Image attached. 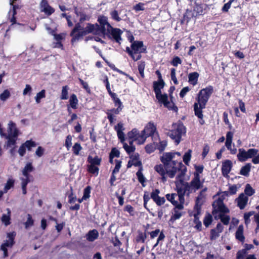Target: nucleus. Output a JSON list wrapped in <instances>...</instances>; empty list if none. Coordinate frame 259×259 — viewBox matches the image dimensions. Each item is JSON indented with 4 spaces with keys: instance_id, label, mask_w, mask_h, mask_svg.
Segmentation results:
<instances>
[{
    "instance_id": "nucleus-23",
    "label": "nucleus",
    "mask_w": 259,
    "mask_h": 259,
    "mask_svg": "<svg viewBox=\"0 0 259 259\" xmlns=\"http://www.w3.org/2000/svg\"><path fill=\"white\" fill-rule=\"evenodd\" d=\"M196 212L194 214V221L193 222L195 224L194 228L198 231L202 230V223L199 220V215L201 213V210H195Z\"/></svg>"
},
{
    "instance_id": "nucleus-52",
    "label": "nucleus",
    "mask_w": 259,
    "mask_h": 259,
    "mask_svg": "<svg viewBox=\"0 0 259 259\" xmlns=\"http://www.w3.org/2000/svg\"><path fill=\"white\" fill-rule=\"evenodd\" d=\"M254 211H250L244 214L245 224L247 225L250 222V217L254 214Z\"/></svg>"
},
{
    "instance_id": "nucleus-7",
    "label": "nucleus",
    "mask_w": 259,
    "mask_h": 259,
    "mask_svg": "<svg viewBox=\"0 0 259 259\" xmlns=\"http://www.w3.org/2000/svg\"><path fill=\"white\" fill-rule=\"evenodd\" d=\"M16 235V232H10L7 234V238L8 240H6L1 245V250L4 252V257H6L8 256L7 247H12L15 243L14 239Z\"/></svg>"
},
{
    "instance_id": "nucleus-41",
    "label": "nucleus",
    "mask_w": 259,
    "mask_h": 259,
    "mask_svg": "<svg viewBox=\"0 0 259 259\" xmlns=\"http://www.w3.org/2000/svg\"><path fill=\"white\" fill-rule=\"evenodd\" d=\"M114 102V106L117 107H123V105L119 98H118L116 94H114L111 96H110Z\"/></svg>"
},
{
    "instance_id": "nucleus-56",
    "label": "nucleus",
    "mask_w": 259,
    "mask_h": 259,
    "mask_svg": "<svg viewBox=\"0 0 259 259\" xmlns=\"http://www.w3.org/2000/svg\"><path fill=\"white\" fill-rule=\"evenodd\" d=\"M81 149H82V147L81 146L80 144L78 143H75L72 147V151L73 152V153L75 155H79V151Z\"/></svg>"
},
{
    "instance_id": "nucleus-46",
    "label": "nucleus",
    "mask_w": 259,
    "mask_h": 259,
    "mask_svg": "<svg viewBox=\"0 0 259 259\" xmlns=\"http://www.w3.org/2000/svg\"><path fill=\"white\" fill-rule=\"evenodd\" d=\"M24 146L27 148L28 151H31L32 147H34L36 146V143L30 140H27L23 143Z\"/></svg>"
},
{
    "instance_id": "nucleus-55",
    "label": "nucleus",
    "mask_w": 259,
    "mask_h": 259,
    "mask_svg": "<svg viewBox=\"0 0 259 259\" xmlns=\"http://www.w3.org/2000/svg\"><path fill=\"white\" fill-rule=\"evenodd\" d=\"M88 171L93 174L97 176L99 174V168L96 165H90L88 166Z\"/></svg>"
},
{
    "instance_id": "nucleus-26",
    "label": "nucleus",
    "mask_w": 259,
    "mask_h": 259,
    "mask_svg": "<svg viewBox=\"0 0 259 259\" xmlns=\"http://www.w3.org/2000/svg\"><path fill=\"white\" fill-rule=\"evenodd\" d=\"M232 3H236V5L233 6L234 8H236L238 6V0H230L228 3L224 4L222 8V11L223 13H227L228 12L229 9L231 8Z\"/></svg>"
},
{
    "instance_id": "nucleus-63",
    "label": "nucleus",
    "mask_w": 259,
    "mask_h": 259,
    "mask_svg": "<svg viewBox=\"0 0 259 259\" xmlns=\"http://www.w3.org/2000/svg\"><path fill=\"white\" fill-rule=\"evenodd\" d=\"M220 236V233L217 232L215 229L210 230V239L211 240H215Z\"/></svg>"
},
{
    "instance_id": "nucleus-39",
    "label": "nucleus",
    "mask_w": 259,
    "mask_h": 259,
    "mask_svg": "<svg viewBox=\"0 0 259 259\" xmlns=\"http://www.w3.org/2000/svg\"><path fill=\"white\" fill-rule=\"evenodd\" d=\"M157 143H150L149 144L145 146V151L147 153H151L155 151L156 149H157Z\"/></svg>"
},
{
    "instance_id": "nucleus-62",
    "label": "nucleus",
    "mask_w": 259,
    "mask_h": 259,
    "mask_svg": "<svg viewBox=\"0 0 259 259\" xmlns=\"http://www.w3.org/2000/svg\"><path fill=\"white\" fill-rule=\"evenodd\" d=\"M133 165H134L135 166H140V167H142V162L140 160H137L135 162H133V161L131 160H130L128 161L127 164V168H130Z\"/></svg>"
},
{
    "instance_id": "nucleus-27",
    "label": "nucleus",
    "mask_w": 259,
    "mask_h": 259,
    "mask_svg": "<svg viewBox=\"0 0 259 259\" xmlns=\"http://www.w3.org/2000/svg\"><path fill=\"white\" fill-rule=\"evenodd\" d=\"M199 104L197 103H195L194 104V110L195 112V115L199 119H202L203 118V115L202 114V109L205 108V107H202L201 106H198Z\"/></svg>"
},
{
    "instance_id": "nucleus-16",
    "label": "nucleus",
    "mask_w": 259,
    "mask_h": 259,
    "mask_svg": "<svg viewBox=\"0 0 259 259\" xmlns=\"http://www.w3.org/2000/svg\"><path fill=\"white\" fill-rule=\"evenodd\" d=\"M197 15L196 14V12H194L193 10H187L186 13L184 14L183 19L181 20V23H188L191 19L196 18Z\"/></svg>"
},
{
    "instance_id": "nucleus-19",
    "label": "nucleus",
    "mask_w": 259,
    "mask_h": 259,
    "mask_svg": "<svg viewBox=\"0 0 259 259\" xmlns=\"http://www.w3.org/2000/svg\"><path fill=\"white\" fill-rule=\"evenodd\" d=\"M205 195L199 192L198 196L196 198L194 210H201V206L205 202Z\"/></svg>"
},
{
    "instance_id": "nucleus-5",
    "label": "nucleus",
    "mask_w": 259,
    "mask_h": 259,
    "mask_svg": "<svg viewBox=\"0 0 259 259\" xmlns=\"http://www.w3.org/2000/svg\"><path fill=\"white\" fill-rule=\"evenodd\" d=\"M99 25L96 23L95 24H92L91 23H88L87 26L84 28L83 30L80 31L77 33V34L73 38V40H79L84 35H85L89 33H93L95 34H98L101 33L98 30Z\"/></svg>"
},
{
    "instance_id": "nucleus-10",
    "label": "nucleus",
    "mask_w": 259,
    "mask_h": 259,
    "mask_svg": "<svg viewBox=\"0 0 259 259\" xmlns=\"http://www.w3.org/2000/svg\"><path fill=\"white\" fill-rule=\"evenodd\" d=\"M131 47L134 54L147 53L146 47L144 46L142 41L136 40L134 41L132 44Z\"/></svg>"
},
{
    "instance_id": "nucleus-64",
    "label": "nucleus",
    "mask_w": 259,
    "mask_h": 259,
    "mask_svg": "<svg viewBox=\"0 0 259 259\" xmlns=\"http://www.w3.org/2000/svg\"><path fill=\"white\" fill-rule=\"evenodd\" d=\"M91 189V188L89 186L84 188L83 190V199H85L87 200L90 197Z\"/></svg>"
},
{
    "instance_id": "nucleus-50",
    "label": "nucleus",
    "mask_w": 259,
    "mask_h": 259,
    "mask_svg": "<svg viewBox=\"0 0 259 259\" xmlns=\"http://www.w3.org/2000/svg\"><path fill=\"white\" fill-rule=\"evenodd\" d=\"M173 211L174 213L172 214L170 219V221L172 222L179 219L182 215V213L179 212L178 210H176V208H174Z\"/></svg>"
},
{
    "instance_id": "nucleus-8",
    "label": "nucleus",
    "mask_w": 259,
    "mask_h": 259,
    "mask_svg": "<svg viewBox=\"0 0 259 259\" xmlns=\"http://www.w3.org/2000/svg\"><path fill=\"white\" fill-rule=\"evenodd\" d=\"M98 22L99 24L98 30L102 34H105L111 28V25L108 21V18L105 16H100L98 18Z\"/></svg>"
},
{
    "instance_id": "nucleus-24",
    "label": "nucleus",
    "mask_w": 259,
    "mask_h": 259,
    "mask_svg": "<svg viewBox=\"0 0 259 259\" xmlns=\"http://www.w3.org/2000/svg\"><path fill=\"white\" fill-rule=\"evenodd\" d=\"M99 237L98 231L96 229L89 231L86 234V239L89 242H93Z\"/></svg>"
},
{
    "instance_id": "nucleus-32",
    "label": "nucleus",
    "mask_w": 259,
    "mask_h": 259,
    "mask_svg": "<svg viewBox=\"0 0 259 259\" xmlns=\"http://www.w3.org/2000/svg\"><path fill=\"white\" fill-rule=\"evenodd\" d=\"M88 161L90 163V165H100L101 162V158H99L98 156L93 157L89 155L88 157Z\"/></svg>"
},
{
    "instance_id": "nucleus-35",
    "label": "nucleus",
    "mask_w": 259,
    "mask_h": 259,
    "mask_svg": "<svg viewBox=\"0 0 259 259\" xmlns=\"http://www.w3.org/2000/svg\"><path fill=\"white\" fill-rule=\"evenodd\" d=\"M7 214H3L2 217V221L5 224V226L10 224L11 210L9 208H7Z\"/></svg>"
},
{
    "instance_id": "nucleus-13",
    "label": "nucleus",
    "mask_w": 259,
    "mask_h": 259,
    "mask_svg": "<svg viewBox=\"0 0 259 259\" xmlns=\"http://www.w3.org/2000/svg\"><path fill=\"white\" fill-rule=\"evenodd\" d=\"M174 157V154L171 152L164 153L160 157V160L163 164L165 168H169V163Z\"/></svg>"
},
{
    "instance_id": "nucleus-3",
    "label": "nucleus",
    "mask_w": 259,
    "mask_h": 259,
    "mask_svg": "<svg viewBox=\"0 0 259 259\" xmlns=\"http://www.w3.org/2000/svg\"><path fill=\"white\" fill-rule=\"evenodd\" d=\"M174 129L167 133V135L174 140L176 145H178L181 140L183 135L185 134L186 128L182 122L173 125Z\"/></svg>"
},
{
    "instance_id": "nucleus-25",
    "label": "nucleus",
    "mask_w": 259,
    "mask_h": 259,
    "mask_svg": "<svg viewBox=\"0 0 259 259\" xmlns=\"http://www.w3.org/2000/svg\"><path fill=\"white\" fill-rule=\"evenodd\" d=\"M244 227L242 225L238 226L237 231L235 233L236 238L242 243L245 241V237L243 235Z\"/></svg>"
},
{
    "instance_id": "nucleus-43",
    "label": "nucleus",
    "mask_w": 259,
    "mask_h": 259,
    "mask_svg": "<svg viewBox=\"0 0 259 259\" xmlns=\"http://www.w3.org/2000/svg\"><path fill=\"white\" fill-rule=\"evenodd\" d=\"M192 150L189 149L183 156V161L186 165H188L191 160Z\"/></svg>"
},
{
    "instance_id": "nucleus-38",
    "label": "nucleus",
    "mask_w": 259,
    "mask_h": 259,
    "mask_svg": "<svg viewBox=\"0 0 259 259\" xmlns=\"http://www.w3.org/2000/svg\"><path fill=\"white\" fill-rule=\"evenodd\" d=\"M78 99L75 94H72L69 99L70 106L73 109L77 108V105L78 104Z\"/></svg>"
},
{
    "instance_id": "nucleus-34",
    "label": "nucleus",
    "mask_w": 259,
    "mask_h": 259,
    "mask_svg": "<svg viewBox=\"0 0 259 259\" xmlns=\"http://www.w3.org/2000/svg\"><path fill=\"white\" fill-rule=\"evenodd\" d=\"M127 136L130 139L137 140L139 138H141V134H139L138 130L136 128H134L129 132Z\"/></svg>"
},
{
    "instance_id": "nucleus-21",
    "label": "nucleus",
    "mask_w": 259,
    "mask_h": 259,
    "mask_svg": "<svg viewBox=\"0 0 259 259\" xmlns=\"http://www.w3.org/2000/svg\"><path fill=\"white\" fill-rule=\"evenodd\" d=\"M190 186L195 190H198L202 187V183L200 182V177L198 174L194 176L190 182Z\"/></svg>"
},
{
    "instance_id": "nucleus-12",
    "label": "nucleus",
    "mask_w": 259,
    "mask_h": 259,
    "mask_svg": "<svg viewBox=\"0 0 259 259\" xmlns=\"http://www.w3.org/2000/svg\"><path fill=\"white\" fill-rule=\"evenodd\" d=\"M176 189L178 194H185L187 191H189L190 184L188 182H176Z\"/></svg>"
},
{
    "instance_id": "nucleus-54",
    "label": "nucleus",
    "mask_w": 259,
    "mask_h": 259,
    "mask_svg": "<svg viewBox=\"0 0 259 259\" xmlns=\"http://www.w3.org/2000/svg\"><path fill=\"white\" fill-rule=\"evenodd\" d=\"M14 181L13 179H9L4 187V192H7L8 191L14 186Z\"/></svg>"
},
{
    "instance_id": "nucleus-33",
    "label": "nucleus",
    "mask_w": 259,
    "mask_h": 259,
    "mask_svg": "<svg viewBox=\"0 0 259 259\" xmlns=\"http://www.w3.org/2000/svg\"><path fill=\"white\" fill-rule=\"evenodd\" d=\"M251 164L250 163H246L242 166L240 170V174L244 176H248L250 171Z\"/></svg>"
},
{
    "instance_id": "nucleus-45",
    "label": "nucleus",
    "mask_w": 259,
    "mask_h": 259,
    "mask_svg": "<svg viewBox=\"0 0 259 259\" xmlns=\"http://www.w3.org/2000/svg\"><path fill=\"white\" fill-rule=\"evenodd\" d=\"M212 222V215L209 213H207V214H206L203 220V224L204 226L206 227H208L211 224Z\"/></svg>"
},
{
    "instance_id": "nucleus-57",
    "label": "nucleus",
    "mask_w": 259,
    "mask_h": 259,
    "mask_svg": "<svg viewBox=\"0 0 259 259\" xmlns=\"http://www.w3.org/2000/svg\"><path fill=\"white\" fill-rule=\"evenodd\" d=\"M258 150L256 149H249L247 151L248 159L254 157L258 153Z\"/></svg>"
},
{
    "instance_id": "nucleus-59",
    "label": "nucleus",
    "mask_w": 259,
    "mask_h": 259,
    "mask_svg": "<svg viewBox=\"0 0 259 259\" xmlns=\"http://www.w3.org/2000/svg\"><path fill=\"white\" fill-rule=\"evenodd\" d=\"M10 96V93L8 90H5L1 95H0V100L3 101H5L7 100Z\"/></svg>"
},
{
    "instance_id": "nucleus-4",
    "label": "nucleus",
    "mask_w": 259,
    "mask_h": 259,
    "mask_svg": "<svg viewBox=\"0 0 259 259\" xmlns=\"http://www.w3.org/2000/svg\"><path fill=\"white\" fill-rule=\"evenodd\" d=\"M213 91V88L211 85L204 88L199 91L197 98V103L199 104V106L202 107H205V105L212 94Z\"/></svg>"
},
{
    "instance_id": "nucleus-11",
    "label": "nucleus",
    "mask_w": 259,
    "mask_h": 259,
    "mask_svg": "<svg viewBox=\"0 0 259 259\" xmlns=\"http://www.w3.org/2000/svg\"><path fill=\"white\" fill-rule=\"evenodd\" d=\"M107 32L112 36L116 42L119 44L121 43L120 41L122 40L121 35L123 31L120 29L111 27Z\"/></svg>"
},
{
    "instance_id": "nucleus-58",
    "label": "nucleus",
    "mask_w": 259,
    "mask_h": 259,
    "mask_svg": "<svg viewBox=\"0 0 259 259\" xmlns=\"http://www.w3.org/2000/svg\"><path fill=\"white\" fill-rule=\"evenodd\" d=\"M123 147L124 150L128 154L134 152L136 150L135 146H128L126 143H124Z\"/></svg>"
},
{
    "instance_id": "nucleus-30",
    "label": "nucleus",
    "mask_w": 259,
    "mask_h": 259,
    "mask_svg": "<svg viewBox=\"0 0 259 259\" xmlns=\"http://www.w3.org/2000/svg\"><path fill=\"white\" fill-rule=\"evenodd\" d=\"M33 167L31 162L27 163L22 170V174L25 177H29V173L33 170Z\"/></svg>"
},
{
    "instance_id": "nucleus-61",
    "label": "nucleus",
    "mask_w": 259,
    "mask_h": 259,
    "mask_svg": "<svg viewBox=\"0 0 259 259\" xmlns=\"http://www.w3.org/2000/svg\"><path fill=\"white\" fill-rule=\"evenodd\" d=\"M33 224L34 221L32 218L31 215L30 214H28L27 220L24 224L25 228H28V227L33 226Z\"/></svg>"
},
{
    "instance_id": "nucleus-18",
    "label": "nucleus",
    "mask_w": 259,
    "mask_h": 259,
    "mask_svg": "<svg viewBox=\"0 0 259 259\" xmlns=\"http://www.w3.org/2000/svg\"><path fill=\"white\" fill-rule=\"evenodd\" d=\"M248 200V197L245 196L244 193H241L239 197L236 199L237 202V206L240 209H243L245 208Z\"/></svg>"
},
{
    "instance_id": "nucleus-22",
    "label": "nucleus",
    "mask_w": 259,
    "mask_h": 259,
    "mask_svg": "<svg viewBox=\"0 0 259 259\" xmlns=\"http://www.w3.org/2000/svg\"><path fill=\"white\" fill-rule=\"evenodd\" d=\"M165 85L164 81H154L153 83V90L156 95L161 93V90L162 89Z\"/></svg>"
},
{
    "instance_id": "nucleus-14",
    "label": "nucleus",
    "mask_w": 259,
    "mask_h": 259,
    "mask_svg": "<svg viewBox=\"0 0 259 259\" xmlns=\"http://www.w3.org/2000/svg\"><path fill=\"white\" fill-rule=\"evenodd\" d=\"M232 167V162L230 160H226L222 163V172L224 177H227L230 173Z\"/></svg>"
},
{
    "instance_id": "nucleus-9",
    "label": "nucleus",
    "mask_w": 259,
    "mask_h": 259,
    "mask_svg": "<svg viewBox=\"0 0 259 259\" xmlns=\"http://www.w3.org/2000/svg\"><path fill=\"white\" fill-rule=\"evenodd\" d=\"M156 128L153 123L149 122L145 128L142 131L141 139L143 143L146 139L150 136H152L155 132Z\"/></svg>"
},
{
    "instance_id": "nucleus-44",
    "label": "nucleus",
    "mask_w": 259,
    "mask_h": 259,
    "mask_svg": "<svg viewBox=\"0 0 259 259\" xmlns=\"http://www.w3.org/2000/svg\"><path fill=\"white\" fill-rule=\"evenodd\" d=\"M244 193L247 196H251L254 194L255 190L251 187L250 184H247L245 186Z\"/></svg>"
},
{
    "instance_id": "nucleus-29",
    "label": "nucleus",
    "mask_w": 259,
    "mask_h": 259,
    "mask_svg": "<svg viewBox=\"0 0 259 259\" xmlns=\"http://www.w3.org/2000/svg\"><path fill=\"white\" fill-rule=\"evenodd\" d=\"M173 166L172 167L171 169H169V168H165L166 170V172L169 178H173L175 175L178 172V167L175 166L176 165V161H172V162Z\"/></svg>"
},
{
    "instance_id": "nucleus-47",
    "label": "nucleus",
    "mask_w": 259,
    "mask_h": 259,
    "mask_svg": "<svg viewBox=\"0 0 259 259\" xmlns=\"http://www.w3.org/2000/svg\"><path fill=\"white\" fill-rule=\"evenodd\" d=\"M123 108V107H117V108H112L107 110L106 114L107 115H108V114H111L112 116H113V114L117 115L119 114V113L121 111Z\"/></svg>"
},
{
    "instance_id": "nucleus-17",
    "label": "nucleus",
    "mask_w": 259,
    "mask_h": 259,
    "mask_svg": "<svg viewBox=\"0 0 259 259\" xmlns=\"http://www.w3.org/2000/svg\"><path fill=\"white\" fill-rule=\"evenodd\" d=\"M82 22L79 21V22L77 23L74 27V28L70 32V35L72 37V39L71 40V42L72 45L77 41V40H73V38L76 36L77 33L82 30L84 29V28L82 26H81Z\"/></svg>"
},
{
    "instance_id": "nucleus-1",
    "label": "nucleus",
    "mask_w": 259,
    "mask_h": 259,
    "mask_svg": "<svg viewBox=\"0 0 259 259\" xmlns=\"http://www.w3.org/2000/svg\"><path fill=\"white\" fill-rule=\"evenodd\" d=\"M212 206L213 207L212 214L214 215L220 212L219 218L221 219V222L225 225H228L230 218L229 215H225V213L229 212V209L225 205L223 199L219 198L213 202Z\"/></svg>"
},
{
    "instance_id": "nucleus-37",
    "label": "nucleus",
    "mask_w": 259,
    "mask_h": 259,
    "mask_svg": "<svg viewBox=\"0 0 259 259\" xmlns=\"http://www.w3.org/2000/svg\"><path fill=\"white\" fill-rule=\"evenodd\" d=\"M138 234L136 237V240L137 242H141L144 243L145 242V240L147 238V234L146 232H142L140 231H138Z\"/></svg>"
},
{
    "instance_id": "nucleus-42",
    "label": "nucleus",
    "mask_w": 259,
    "mask_h": 259,
    "mask_svg": "<svg viewBox=\"0 0 259 259\" xmlns=\"http://www.w3.org/2000/svg\"><path fill=\"white\" fill-rule=\"evenodd\" d=\"M69 88L67 85L63 86L62 87L61 95L60 98L61 100H67L68 98V93Z\"/></svg>"
},
{
    "instance_id": "nucleus-15",
    "label": "nucleus",
    "mask_w": 259,
    "mask_h": 259,
    "mask_svg": "<svg viewBox=\"0 0 259 259\" xmlns=\"http://www.w3.org/2000/svg\"><path fill=\"white\" fill-rule=\"evenodd\" d=\"M178 171L179 172V174L177 176L176 179L179 181V182H184L183 178L187 171V167L182 163V162H180L179 163Z\"/></svg>"
},
{
    "instance_id": "nucleus-48",
    "label": "nucleus",
    "mask_w": 259,
    "mask_h": 259,
    "mask_svg": "<svg viewBox=\"0 0 259 259\" xmlns=\"http://www.w3.org/2000/svg\"><path fill=\"white\" fill-rule=\"evenodd\" d=\"M154 169L157 171L160 175H163L165 174L166 170L164 165L159 164L156 165L154 167Z\"/></svg>"
},
{
    "instance_id": "nucleus-28",
    "label": "nucleus",
    "mask_w": 259,
    "mask_h": 259,
    "mask_svg": "<svg viewBox=\"0 0 259 259\" xmlns=\"http://www.w3.org/2000/svg\"><path fill=\"white\" fill-rule=\"evenodd\" d=\"M199 75V73L196 72L189 73L188 75V81L189 83L193 85H196L197 83Z\"/></svg>"
},
{
    "instance_id": "nucleus-20",
    "label": "nucleus",
    "mask_w": 259,
    "mask_h": 259,
    "mask_svg": "<svg viewBox=\"0 0 259 259\" xmlns=\"http://www.w3.org/2000/svg\"><path fill=\"white\" fill-rule=\"evenodd\" d=\"M114 130L116 131L117 136L121 142H123L125 141L124 134L123 131L124 130L123 124L121 122H119L116 125L114 126Z\"/></svg>"
},
{
    "instance_id": "nucleus-31",
    "label": "nucleus",
    "mask_w": 259,
    "mask_h": 259,
    "mask_svg": "<svg viewBox=\"0 0 259 259\" xmlns=\"http://www.w3.org/2000/svg\"><path fill=\"white\" fill-rule=\"evenodd\" d=\"M237 157L240 161L243 162L248 159L247 153L244 149H239Z\"/></svg>"
},
{
    "instance_id": "nucleus-53",
    "label": "nucleus",
    "mask_w": 259,
    "mask_h": 259,
    "mask_svg": "<svg viewBox=\"0 0 259 259\" xmlns=\"http://www.w3.org/2000/svg\"><path fill=\"white\" fill-rule=\"evenodd\" d=\"M110 16L112 19L117 22H119L121 20V18L119 17V13L118 11L116 10L110 12Z\"/></svg>"
},
{
    "instance_id": "nucleus-6",
    "label": "nucleus",
    "mask_w": 259,
    "mask_h": 259,
    "mask_svg": "<svg viewBox=\"0 0 259 259\" xmlns=\"http://www.w3.org/2000/svg\"><path fill=\"white\" fill-rule=\"evenodd\" d=\"M155 97L158 101V102L160 104H163L165 108L175 112L178 111V108L176 106H175V104L172 102L170 103L168 101L167 94L165 93L162 94L161 93L160 94H158L156 95Z\"/></svg>"
},
{
    "instance_id": "nucleus-60",
    "label": "nucleus",
    "mask_w": 259,
    "mask_h": 259,
    "mask_svg": "<svg viewBox=\"0 0 259 259\" xmlns=\"http://www.w3.org/2000/svg\"><path fill=\"white\" fill-rule=\"evenodd\" d=\"M247 253V252H246L245 250H244L243 249L239 250L236 253V259H244Z\"/></svg>"
},
{
    "instance_id": "nucleus-51",
    "label": "nucleus",
    "mask_w": 259,
    "mask_h": 259,
    "mask_svg": "<svg viewBox=\"0 0 259 259\" xmlns=\"http://www.w3.org/2000/svg\"><path fill=\"white\" fill-rule=\"evenodd\" d=\"M145 67V63L144 61H140L139 62L138 70L142 78L144 77V69Z\"/></svg>"
},
{
    "instance_id": "nucleus-49",
    "label": "nucleus",
    "mask_w": 259,
    "mask_h": 259,
    "mask_svg": "<svg viewBox=\"0 0 259 259\" xmlns=\"http://www.w3.org/2000/svg\"><path fill=\"white\" fill-rule=\"evenodd\" d=\"M46 97V91L45 90H42L40 92L36 94V96L35 97V100L36 102L38 104L40 102V100L42 98H45Z\"/></svg>"
},
{
    "instance_id": "nucleus-36",
    "label": "nucleus",
    "mask_w": 259,
    "mask_h": 259,
    "mask_svg": "<svg viewBox=\"0 0 259 259\" xmlns=\"http://www.w3.org/2000/svg\"><path fill=\"white\" fill-rule=\"evenodd\" d=\"M143 169L142 166L140 168L139 170L137 172L136 175L138 178L139 182L142 184L143 187H145V185L144 184L146 179L144 176L143 173L142 172V170Z\"/></svg>"
},
{
    "instance_id": "nucleus-40",
    "label": "nucleus",
    "mask_w": 259,
    "mask_h": 259,
    "mask_svg": "<svg viewBox=\"0 0 259 259\" xmlns=\"http://www.w3.org/2000/svg\"><path fill=\"white\" fill-rule=\"evenodd\" d=\"M193 10L196 12V14L197 16L201 15L203 13V5L196 3Z\"/></svg>"
},
{
    "instance_id": "nucleus-2",
    "label": "nucleus",
    "mask_w": 259,
    "mask_h": 259,
    "mask_svg": "<svg viewBox=\"0 0 259 259\" xmlns=\"http://www.w3.org/2000/svg\"><path fill=\"white\" fill-rule=\"evenodd\" d=\"M18 136V130L16 124L12 121L8 123V135L5 138L7 139L6 146L7 148L15 146Z\"/></svg>"
}]
</instances>
